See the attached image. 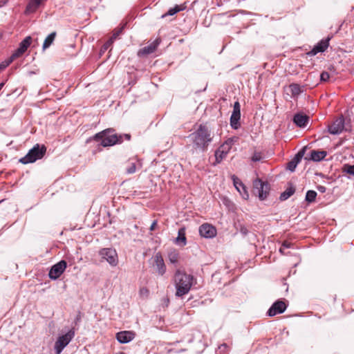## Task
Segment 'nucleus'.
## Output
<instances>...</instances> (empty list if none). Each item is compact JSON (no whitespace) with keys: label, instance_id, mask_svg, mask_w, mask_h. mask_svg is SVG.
<instances>
[{"label":"nucleus","instance_id":"1","mask_svg":"<svg viewBox=\"0 0 354 354\" xmlns=\"http://www.w3.org/2000/svg\"><path fill=\"white\" fill-rule=\"evenodd\" d=\"M189 138L193 143L194 148L201 152L207 151L213 139L211 131L204 124H200L198 128L189 136Z\"/></svg>","mask_w":354,"mask_h":354},{"label":"nucleus","instance_id":"2","mask_svg":"<svg viewBox=\"0 0 354 354\" xmlns=\"http://www.w3.org/2000/svg\"><path fill=\"white\" fill-rule=\"evenodd\" d=\"M173 281L176 290L175 295L182 297L190 291L192 286L196 283V279L193 275L178 269L174 273Z\"/></svg>","mask_w":354,"mask_h":354},{"label":"nucleus","instance_id":"3","mask_svg":"<svg viewBox=\"0 0 354 354\" xmlns=\"http://www.w3.org/2000/svg\"><path fill=\"white\" fill-rule=\"evenodd\" d=\"M95 140H101V145L103 147H110L116 144H120L124 138L129 140L131 135L129 133L118 135L115 133L113 129H106L95 136Z\"/></svg>","mask_w":354,"mask_h":354},{"label":"nucleus","instance_id":"4","mask_svg":"<svg viewBox=\"0 0 354 354\" xmlns=\"http://www.w3.org/2000/svg\"><path fill=\"white\" fill-rule=\"evenodd\" d=\"M46 148L44 145L40 146L39 144L35 145L28 153L19 159V162L22 164H28L35 162L36 160L41 159L45 155Z\"/></svg>","mask_w":354,"mask_h":354},{"label":"nucleus","instance_id":"5","mask_svg":"<svg viewBox=\"0 0 354 354\" xmlns=\"http://www.w3.org/2000/svg\"><path fill=\"white\" fill-rule=\"evenodd\" d=\"M99 256L101 261L107 262L110 266L116 267L119 263L118 255L117 251L112 248H104L99 250Z\"/></svg>","mask_w":354,"mask_h":354},{"label":"nucleus","instance_id":"6","mask_svg":"<svg viewBox=\"0 0 354 354\" xmlns=\"http://www.w3.org/2000/svg\"><path fill=\"white\" fill-rule=\"evenodd\" d=\"M75 336L74 329H70L66 334L59 336L55 343L54 348L59 354Z\"/></svg>","mask_w":354,"mask_h":354},{"label":"nucleus","instance_id":"7","mask_svg":"<svg viewBox=\"0 0 354 354\" xmlns=\"http://www.w3.org/2000/svg\"><path fill=\"white\" fill-rule=\"evenodd\" d=\"M269 184L266 182L262 181L261 179H256L253 182V192L255 194L258 195L260 200H265L269 193Z\"/></svg>","mask_w":354,"mask_h":354},{"label":"nucleus","instance_id":"8","mask_svg":"<svg viewBox=\"0 0 354 354\" xmlns=\"http://www.w3.org/2000/svg\"><path fill=\"white\" fill-rule=\"evenodd\" d=\"M32 41L30 36H28L23 39L18 47V48L12 53L7 62L10 64L16 58L22 55L30 46Z\"/></svg>","mask_w":354,"mask_h":354},{"label":"nucleus","instance_id":"9","mask_svg":"<svg viewBox=\"0 0 354 354\" xmlns=\"http://www.w3.org/2000/svg\"><path fill=\"white\" fill-rule=\"evenodd\" d=\"M66 267L67 263L64 260H62L58 263H55L51 267L49 271V278L53 280H56L63 274Z\"/></svg>","mask_w":354,"mask_h":354},{"label":"nucleus","instance_id":"10","mask_svg":"<svg viewBox=\"0 0 354 354\" xmlns=\"http://www.w3.org/2000/svg\"><path fill=\"white\" fill-rule=\"evenodd\" d=\"M241 106L238 101L234 104L233 111L230 117V125L232 129H238L240 127Z\"/></svg>","mask_w":354,"mask_h":354},{"label":"nucleus","instance_id":"11","mask_svg":"<svg viewBox=\"0 0 354 354\" xmlns=\"http://www.w3.org/2000/svg\"><path fill=\"white\" fill-rule=\"evenodd\" d=\"M153 266L156 267V272L158 275L162 276L166 272V266L162 254L160 252H157L153 257Z\"/></svg>","mask_w":354,"mask_h":354},{"label":"nucleus","instance_id":"12","mask_svg":"<svg viewBox=\"0 0 354 354\" xmlns=\"http://www.w3.org/2000/svg\"><path fill=\"white\" fill-rule=\"evenodd\" d=\"M287 308L286 304L282 301H275L268 309L267 315L269 317H274L276 315L283 313Z\"/></svg>","mask_w":354,"mask_h":354},{"label":"nucleus","instance_id":"13","mask_svg":"<svg viewBox=\"0 0 354 354\" xmlns=\"http://www.w3.org/2000/svg\"><path fill=\"white\" fill-rule=\"evenodd\" d=\"M344 129V119L342 116L335 120L331 125L328 127V131L330 134L338 135L341 133Z\"/></svg>","mask_w":354,"mask_h":354},{"label":"nucleus","instance_id":"14","mask_svg":"<svg viewBox=\"0 0 354 354\" xmlns=\"http://www.w3.org/2000/svg\"><path fill=\"white\" fill-rule=\"evenodd\" d=\"M329 38L322 39L319 42H318L313 48L308 52L306 55L310 57L315 56L318 53L324 52L329 45Z\"/></svg>","mask_w":354,"mask_h":354},{"label":"nucleus","instance_id":"15","mask_svg":"<svg viewBox=\"0 0 354 354\" xmlns=\"http://www.w3.org/2000/svg\"><path fill=\"white\" fill-rule=\"evenodd\" d=\"M199 234L205 238H213L216 234V230L212 225L205 223L200 226Z\"/></svg>","mask_w":354,"mask_h":354},{"label":"nucleus","instance_id":"16","mask_svg":"<svg viewBox=\"0 0 354 354\" xmlns=\"http://www.w3.org/2000/svg\"><path fill=\"white\" fill-rule=\"evenodd\" d=\"M136 334L131 330H123L116 333V339L121 344H127L135 338Z\"/></svg>","mask_w":354,"mask_h":354},{"label":"nucleus","instance_id":"17","mask_svg":"<svg viewBox=\"0 0 354 354\" xmlns=\"http://www.w3.org/2000/svg\"><path fill=\"white\" fill-rule=\"evenodd\" d=\"M47 0H30L25 10L26 15H30L35 12L37 9L44 5Z\"/></svg>","mask_w":354,"mask_h":354},{"label":"nucleus","instance_id":"18","mask_svg":"<svg viewBox=\"0 0 354 354\" xmlns=\"http://www.w3.org/2000/svg\"><path fill=\"white\" fill-rule=\"evenodd\" d=\"M160 39H156L155 41H153L152 43H151L148 46H145L142 48L140 49L138 53V55L139 56H144V55H149V54L153 53L156 50V49L157 48V47L158 46V45L160 44Z\"/></svg>","mask_w":354,"mask_h":354},{"label":"nucleus","instance_id":"19","mask_svg":"<svg viewBox=\"0 0 354 354\" xmlns=\"http://www.w3.org/2000/svg\"><path fill=\"white\" fill-rule=\"evenodd\" d=\"M309 120V117L300 113H297L294 115L293 122L299 127H304L306 126Z\"/></svg>","mask_w":354,"mask_h":354},{"label":"nucleus","instance_id":"20","mask_svg":"<svg viewBox=\"0 0 354 354\" xmlns=\"http://www.w3.org/2000/svg\"><path fill=\"white\" fill-rule=\"evenodd\" d=\"M326 155L327 152L326 151L313 150L310 151V159L315 162H319L324 159Z\"/></svg>","mask_w":354,"mask_h":354},{"label":"nucleus","instance_id":"21","mask_svg":"<svg viewBox=\"0 0 354 354\" xmlns=\"http://www.w3.org/2000/svg\"><path fill=\"white\" fill-rule=\"evenodd\" d=\"M176 243L184 246L187 244V239L185 236V229L180 228L178 232V236L176 239Z\"/></svg>","mask_w":354,"mask_h":354},{"label":"nucleus","instance_id":"22","mask_svg":"<svg viewBox=\"0 0 354 354\" xmlns=\"http://www.w3.org/2000/svg\"><path fill=\"white\" fill-rule=\"evenodd\" d=\"M288 91L291 93L292 97H298L302 92L301 86L297 84H291L288 86Z\"/></svg>","mask_w":354,"mask_h":354},{"label":"nucleus","instance_id":"23","mask_svg":"<svg viewBox=\"0 0 354 354\" xmlns=\"http://www.w3.org/2000/svg\"><path fill=\"white\" fill-rule=\"evenodd\" d=\"M56 35V32H53L46 37L43 44L42 48L44 50L51 46L55 39Z\"/></svg>","mask_w":354,"mask_h":354},{"label":"nucleus","instance_id":"24","mask_svg":"<svg viewBox=\"0 0 354 354\" xmlns=\"http://www.w3.org/2000/svg\"><path fill=\"white\" fill-rule=\"evenodd\" d=\"M295 192V189L293 186L290 185L283 192H282L280 195V200L281 201H286L288 198H290L292 195L294 194Z\"/></svg>","mask_w":354,"mask_h":354},{"label":"nucleus","instance_id":"25","mask_svg":"<svg viewBox=\"0 0 354 354\" xmlns=\"http://www.w3.org/2000/svg\"><path fill=\"white\" fill-rule=\"evenodd\" d=\"M168 259L171 263L176 264L179 259L178 252L174 249L171 250L168 253Z\"/></svg>","mask_w":354,"mask_h":354},{"label":"nucleus","instance_id":"26","mask_svg":"<svg viewBox=\"0 0 354 354\" xmlns=\"http://www.w3.org/2000/svg\"><path fill=\"white\" fill-rule=\"evenodd\" d=\"M232 180H233L234 185L236 187V189L238 190V192H239L241 194V189H243L246 193L245 185L242 183V182L237 177H236L235 176H233Z\"/></svg>","mask_w":354,"mask_h":354},{"label":"nucleus","instance_id":"27","mask_svg":"<svg viewBox=\"0 0 354 354\" xmlns=\"http://www.w3.org/2000/svg\"><path fill=\"white\" fill-rule=\"evenodd\" d=\"M183 9L184 7L176 5L174 8H169V10L162 16V17L164 18L166 16H172Z\"/></svg>","mask_w":354,"mask_h":354},{"label":"nucleus","instance_id":"28","mask_svg":"<svg viewBox=\"0 0 354 354\" xmlns=\"http://www.w3.org/2000/svg\"><path fill=\"white\" fill-rule=\"evenodd\" d=\"M227 153L223 151L218 149L215 151V159L216 163H220L223 159H225L227 156Z\"/></svg>","mask_w":354,"mask_h":354},{"label":"nucleus","instance_id":"29","mask_svg":"<svg viewBox=\"0 0 354 354\" xmlns=\"http://www.w3.org/2000/svg\"><path fill=\"white\" fill-rule=\"evenodd\" d=\"M317 196V192L313 190H308L306 192L305 200L308 203H313L315 201Z\"/></svg>","mask_w":354,"mask_h":354},{"label":"nucleus","instance_id":"30","mask_svg":"<svg viewBox=\"0 0 354 354\" xmlns=\"http://www.w3.org/2000/svg\"><path fill=\"white\" fill-rule=\"evenodd\" d=\"M136 163L133 161H130L129 162L128 166L126 168V171L127 174H131L136 172Z\"/></svg>","mask_w":354,"mask_h":354},{"label":"nucleus","instance_id":"31","mask_svg":"<svg viewBox=\"0 0 354 354\" xmlns=\"http://www.w3.org/2000/svg\"><path fill=\"white\" fill-rule=\"evenodd\" d=\"M344 171H345L347 174H349L352 176H354V165H344Z\"/></svg>","mask_w":354,"mask_h":354},{"label":"nucleus","instance_id":"32","mask_svg":"<svg viewBox=\"0 0 354 354\" xmlns=\"http://www.w3.org/2000/svg\"><path fill=\"white\" fill-rule=\"evenodd\" d=\"M297 163L295 162L293 160L290 161L287 165V169L290 170V171H294L295 170V168L297 166Z\"/></svg>","mask_w":354,"mask_h":354},{"label":"nucleus","instance_id":"33","mask_svg":"<svg viewBox=\"0 0 354 354\" xmlns=\"http://www.w3.org/2000/svg\"><path fill=\"white\" fill-rule=\"evenodd\" d=\"M237 139L238 138L236 137L230 138L224 142V144L230 147V148L231 149L234 143L236 142Z\"/></svg>","mask_w":354,"mask_h":354},{"label":"nucleus","instance_id":"34","mask_svg":"<svg viewBox=\"0 0 354 354\" xmlns=\"http://www.w3.org/2000/svg\"><path fill=\"white\" fill-rule=\"evenodd\" d=\"M262 159V156L260 152H254L253 156H252V161L258 162Z\"/></svg>","mask_w":354,"mask_h":354},{"label":"nucleus","instance_id":"35","mask_svg":"<svg viewBox=\"0 0 354 354\" xmlns=\"http://www.w3.org/2000/svg\"><path fill=\"white\" fill-rule=\"evenodd\" d=\"M330 75L328 72L324 71L320 75V80L322 82H326L329 80Z\"/></svg>","mask_w":354,"mask_h":354},{"label":"nucleus","instance_id":"36","mask_svg":"<svg viewBox=\"0 0 354 354\" xmlns=\"http://www.w3.org/2000/svg\"><path fill=\"white\" fill-rule=\"evenodd\" d=\"M124 28V26H122V28H120V29L115 30L112 37L110 38V39H113V41L116 39V38L120 35V34L122 32V29Z\"/></svg>","mask_w":354,"mask_h":354},{"label":"nucleus","instance_id":"37","mask_svg":"<svg viewBox=\"0 0 354 354\" xmlns=\"http://www.w3.org/2000/svg\"><path fill=\"white\" fill-rule=\"evenodd\" d=\"M113 39H109L102 46V50H106L113 44Z\"/></svg>","mask_w":354,"mask_h":354},{"label":"nucleus","instance_id":"38","mask_svg":"<svg viewBox=\"0 0 354 354\" xmlns=\"http://www.w3.org/2000/svg\"><path fill=\"white\" fill-rule=\"evenodd\" d=\"M219 149L223 151L224 152H225V153H228L229 151H230V147L227 146L225 144H223L219 148Z\"/></svg>","mask_w":354,"mask_h":354},{"label":"nucleus","instance_id":"39","mask_svg":"<svg viewBox=\"0 0 354 354\" xmlns=\"http://www.w3.org/2000/svg\"><path fill=\"white\" fill-rule=\"evenodd\" d=\"M9 65L10 64L7 62V60L2 62L0 64V72L7 68Z\"/></svg>","mask_w":354,"mask_h":354},{"label":"nucleus","instance_id":"40","mask_svg":"<svg viewBox=\"0 0 354 354\" xmlns=\"http://www.w3.org/2000/svg\"><path fill=\"white\" fill-rule=\"evenodd\" d=\"M149 293V290L147 288H142L140 290V294L141 295L148 296Z\"/></svg>","mask_w":354,"mask_h":354},{"label":"nucleus","instance_id":"41","mask_svg":"<svg viewBox=\"0 0 354 354\" xmlns=\"http://www.w3.org/2000/svg\"><path fill=\"white\" fill-rule=\"evenodd\" d=\"M317 189L319 192H320L321 193H324L326 190V187L323 186V185H318L317 187Z\"/></svg>","mask_w":354,"mask_h":354},{"label":"nucleus","instance_id":"42","mask_svg":"<svg viewBox=\"0 0 354 354\" xmlns=\"http://www.w3.org/2000/svg\"><path fill=\"white\" fill-rule=\"evenodd\" d=\"M306 147H304V148H302L297 153H298V156H300V157H303L305 154V152H306Z\"/></svg>","mask_w":354,"mask_h":354},{"label":"nucleus","instance_id":"43","mask_svg":"<svg viewBox=\"0 0 354 354\" xmlns=\"http://www.w3.org/2000/svg\"><path fill=\"white\" fill-rule=\"evenodd\" d=\"M291 245H292V244H291L290 243H288V242H287V241H284V242L283 243V244H282V245H281V246H282L283 248H285V250H286V249H287V248H290L291 247Z\"/></svg>","mask_w":354,"mask_h":354},{"label":"nucleus","instance_id":"44","mask_svg":"<svg viewBox=\"0 0 354 354\" xmlns=\"http://www.w3.org/2000/svg\"><path fill=\"white\" fill-rule=\"evenodd\" d=\"M303 157L298 156V153L296 154L295 158L292 159L295 162H296L297 164L301 161V158Z\"/></svg>","mask_w":354,"mask_h":354},{"label":"nucleus","instance_id":"45","mask_svg":"<svg viewBox=\"0 0 354 354\" xmlns=\"http://www.w3.org/2000/svg\"><path fill=\"white\" fill-rule=\"evenodd\" d=\"M156 224H157V222H156V221H154L152 223V224H151V226H150V230H151V231H153V230L155 229V227H156Z\"/></svg>","mask_w":354,"mask_h":354},{"label":"nucleus","instance_id":"46","mask_svg":"<svg viewBox=\"0 0 354 354\" xmlns=\"http://www.w3.org/2000/svg\"><path fill=\"white\" fill-rule=\"evenodd\" d=\"M279 252L283 254H287V253L285 252V248H283L282 246L280 248Z\"/></svg>","mask_w":354,"mask_h":354},{"label":"nucleus","instance_id":"47","mask_svg":"<svg viewBox=\"0 0 354 354\" xmlns=\"http://www.w3.org/2000/svg\"><path fill=\"white\" fill-rule=\"evenodd\" d=\"M241 232L243 234H245L247 233L246 230H245V229H243V228H242V229L241 230Z\"/></svg>","mask_w":354,"mask_h":354},{"label":"nucleus","instance_id":"48","mask_svg":"<svg viewBox=\"0 0 354 354\" xmlns=\"http://www.w3.org/2000/svg\"><path fill=\"white\" fill-rule=\"evenodd\" d=\"M5 83L4 82H1L0 83V91L2 89V88L3 87Z\"/></svg>","mask_w":354,"mask_h":354},{"label":"nucleus","instance_id":"49","mask_svg":"<svg viewBox=\"0 0 354 354\" xmlns=\"http://www.w3.org/2000/svg\"><path fill=\"white\" fill-rule=\"evenodd\" d=\"M223 347H226V346H227V345H226L225 344H222V345H221V347H219V348H221V347H223Z\"/></svg>","mask_w":354,"mask_h":354}]
</instances>
